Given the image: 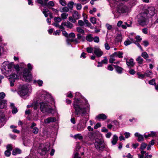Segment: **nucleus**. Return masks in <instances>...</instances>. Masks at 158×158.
Here are the masks:
<instances>
[{
	"label": "nucleus",
	"mask_w": 158,
	"mask_h": 158,
	"mask_svg": "<svg viewBox=\"0 0 158 158\" xmlns=\"http://www.w3.org/2000/svg\"><path fill=\"white\" fill-rule=\"evenodd\" d=\"M73 106L75 110V114L76 115L84 117L81 119L78 124L77 129L78 131L84 130L86 126V123L88 118L84 117L88 114L89 111V105L87 101L85 99L78 100L75 98Z\"/></svg>",
	"instance_id": "f257e3e1"
},
{
	"label": "nucleus",
	"mask_w": 158,
	"mask_h": 158,
	"mask_svg": "<svg viewBox=\"0 0 158 158\" xmlns=\"http://www.w3.org/2000/svg\"><path fill=\"white\" fill-rule=\"evenodd\" d=\"M148 14L147 13H142L137 16L138 22L139 24L141 26L147 25L148 22Z\"/></svg>",
	"instance_id": "f03ea898"
},
{
	"label": "nucleus",
	"mask_w": 158,
	"mask_h": 158,
	"mask_svg": "<svg viewBox=\"0 0 158 158\" xmlns=\"http://www.w3.org/2000/svg\"><path fill=\"white\" fill-rule=\"evenodd\" d=\"M40 110L43 113H51L52 109L47 103L42 102L40 103Z\"/></svg>",
	"instance_id": "7ed1b4c3"
},
{
	"label": "nucleus",
	"mask_w": 158,
	"mask_h": 158,
	"mask_svg": "<svg viewBox=\"0 0 158 158\" xmlns=\"http://www.w3.org/2000/svg\"><path fill=\"white\" fill-rule=\"evenodd\" d=\"M94 145L96 149L99 152L103 151L105 148V143L102 139H96Z\"/></svg>",
	"instance_id": "20e7f679"
},
{
	"label": "nucleus",
	"mask_w": 158,
	"mask_h": 158,
	"mask_svg": "<svg viewBox=\"0 0 158 158\" xmlns=\"http://www.w3.org/2000/svg\"><path fill=\"white\" fill-rule=\"evenodd\" d=\"M28 91V87L26 85H23L20 87L18 93L21 97H23L27 95Z\"/></svg>",
	"instance_id": "39448f33"
},
{
	"label": "nucleus",
	"mask_w": 158,
	"mask_h": 158,
	"mask_svg": "<svg viewBox=\"0 0 158 158\" xmlns=\"http://www.w3.org/2000/svg\"><path fill=\"white\" fill-rule=\"evenodd\" d=\"M23 78L24 81L27 82H30L32 80V76L31 74L26 69L24 70Z\"/></svg>",
	"instance_id": "423d86ee"
},
{
	"label": "nucleus",
	"mask_w": 158,
	"mask_h": 158,
	"mask_svg": "<svg viewBox=\"0 0 158 158\" xmlns=\"http://www.w3.org/2000/svg\"><path fill=\"white\" fill-rule=\"evenodd\" d=\"M39 98L41 100H45L48 101V98L49 96L48 94L44 91L42 90L39 93Z\"/></svg>",
	"instance_id": "0eeeda50"
},
{
	"label": "nucleus",
	"mask_w": 158,
	"mask_h": 158,
	"mask_svg": "<svg viewBox=\"0 0 158 158\" xmlns=\"http://www.w3.org/2000/svg\"><path fill=\"white\" fill-rule=\"evenodd\" d=\"M127 10V8L126 6H121L117 8L116 13H118V15H119L122 13L126 12Z\"/></svg>",
	"instance_id": "6e6552de"
},
{
	"label": "nucleus",
	"mask_w": 158,
	"mask_h": 158,
	"mask_svg": "<svg viewBox=\"0 0 158 158\" xmlns=\"http://www.w3.org/2000/svg\"><path fill=\"white\" fill-rule=\"evenodd\" d=\"M94 53L98 57L101 56L103 54V52L98 47H95L94 48Z\"/></svg>",
	"instance_id": "1a4fd4ad"
},
{
	"label": "nucleus",
	"mask_w": 158,
	"mask_h": 158,
	"mask_svg": "<svg viewBox=\"0 0 158 158\" xmlns=\"http://www.w3.org/2000/svg\"><path fill=\"white\" fill-rule=\"evenodd\" d=\"M56 121V119L54 117H50L46 118L44 120V123L45 124H48Z\"/></svg>",
	"instance_id": "9d476101"
},
{
	"label": "nucleus",
	"mask_w": 158,
	"mask_h": 158,
	"mask_svg": "<svg viewBox=\"0 0 158 158\" xmlns=\"http://www.w3.org/2000/svg\"><path fill=\"white\" fill-rule=\"evenodd\" d=\"M148 14L151 16H153L155 14V9L154 7L151 6L149 7L147 9Z\"/></svg>",
	"instance_id": "9b49d317"
},
{
	"label": "nucleus",
	"mask_w": 158,
	"mask_h": 158,
	"mask_svg": "<svg viewBox=\"0 0 158 158\" xmlns=\"http://www.w3.org/2000/svg\"><path fill=\"white\" fill-rule=\"evenodd\" d=\"M19 79V76L15 74H11L9 76L8 79L9 80H18Z\"/></svg>",
	"instance_id": "f8f14e48"
},
{
	"label": "nucleus",
	"mask_w": 158,
	"mask_h": 158,
	"mask_svg": "<svg viewBox=\"0 0 158 158\" xmlns=\"http://www.w3.org/2000/svg\"><path fill=\"white\" fill-rule=\"evenodd\" d=\"M73 17L77 19H79L81 17L80 15L76 11H74L72 14Z\"/></svg>",
	"instance_id": "ddd939ff"
},
{
	"label": "nucleus",
	"mask_w": 158,
	"mask_h": 158,
	"mask_svg": "<svg viewBox=\"0 0 158 158\" xmlns=\"http://www.w3.org/2000/svg\"><path fill=\"white\" fill-rule=\"evenodd\" d=\"M127 64L130 67H132L134 65V63L133 62V60L131 59L129 60H126Z\"/></svg>",
	"instance_id": "4468645a"
},
{
	"label": "nucleus",
	"mask_w": 158,
	"mask_h": 158,
	"mask_svg": "<svg viewBox=\"0 0 158 158\" xmlns=\"http://www.w3.org/2000/svg\"><path fill=\"white\" fill-rule=\"evenodd\" d=\"M135 136L138 137V141H143V137L142 135L139 134L138 132H136L135 134Z\"/></svg>",
	"instance_id": "2eb2a0df"
},
{
	"label": "nucleus",
	"mask_w": 158,
	"mask_h": 158,
	"mask_svg": "<svg viewBox=\"0 0 158 158\" xmlns=\"http://www.w3.org/2000/svg\"><path fill=\"white\" fill-rule=\"evenodd\" d=\"M48 0H37L36 2L42 6H44L47 5V2Z\"/></svg>",
	"instance_id": "dca6fc26"
},
{
	"label": "nucleus",
	"mask_w": 158,
	"mask_h": 158,
	"mask_svg": "<svg viewBox=\"0 0 158 158\" xmlns=\"http://www.w3.org/2000/svg\"><path fill=\"white\" fill-rule=\"evenodd\" d=\"M96 118L98 120L102 119L103 120H104L106 119L107 118V116L104 114H101L97 115Z\"/></svg>",
	"instance_id": "f3484780"
},
{
	"label": "nucleus",
	"mask_w": 158,
	"mask_h": 158,
	"mask_svg": "<svg viewBox=\"0 0 158 158\" xmlns=\"http://www.w3.org/2000/svg\"><path fill=\"white\" fill-rule=\"evenodd\" d=\"M113 56L115 57H118L119 58H123V52H114L113 54Z\"/></svg>",
	"instance_id": "a211bd4d"
},
{
	"label": "nucleus",
	"mask_w": 158,
	"mask_h": 158,
	"mask_svg": "<svg viewBox=\"0 0 158 158\" xmlns=\"http://www.w3.org/2000/svg\"><path fill=\"white\" fill-rule=\"evenodd\" d=\"M118 140V137L116 135H114L112 140L111 141V143L113 145H114L116 144L117 141Z\"/></svg>",
	"instance_id": "6ab92c4d"
},
{
	"label": "nucleus",
	"mask_w": 158,
	"mask_h": 158,
	"mask_svg": "<svg viewBox=\"0 0 158 158\" xmlns=\"http://www.w3.org/2000/svg\"><path fill=\"white\" fill-rule=\"evenodd\" d=\"M62 24H64V26H66L69 28H72L73 27V24L69 21L62 23Z\"/></svg>",
	"instance_id": "aec40b11"
},
{
	"label": "nucleus",
	"mask_w": 158,
	"mask_h": 158,
	"mask_svg": "<svg viewBox=\"0 0 158 158\" xmlns=\"http://www.w3.org/2000/svg\"><path fill=\"white\" fill-rule=\"evenodd\" d=\"M114 66L116 70L117 73L120 74L121 73H122V71L123 70V68L118 65H114Z\"/></svg>",
	"instance_id": "412c9836"
},
{
	"label": "nucleus",
	"mask_w": 158,
	"mask_h": 158,
	"mask_svg": "<svg viewBox=\"0 0 158 158\" xmlns=\"http://www.w3.org/2000/svg\"><path fill=\"white\" fill-rule=\"evenodd\" d=\"M6 101L5 100H0V109L3 108L6 106Z\"/></svg>",
	"instance_id": "4be33fe9"
},
{
	"label": "nucleus",
	"mask_w": 158,
	"mask_h": 158,
	"mask_svg": "<svg viewBox=\"0 0 158 158\" xmlns=\"http://www.w3.org/2000/svg\"><path fill=\"white\" fill-rule=\"evenodd\" d=\"M69 8L65 6L62 7V8L60 9V11L61 12H69Z\"/></svg>",
	"instance_id": "5701e85b"
},
{
	"label": "nucleus",
	"mask_w": 158,
	"mask_h": 158,
	"mask_svg": "<svg viewBox=\"0 0 158 158\" xmlns=\"http://www.w3.org/2000/svg\"><path fill=\"white\" fill-rule=\"evenodd\" d=\"M93 38L91 34H89L86 37V40L88 41L91 42L93 40Z\"/></svg>",
	"instance_id": "b1692460"
},
{
	"label": "nucleus",
	"mask_w": 158,
	"mask_h": 158,
	"mask_svg": "<svg viewBox=\"0 0 158 158\" xmlns=\"http://www.w3.org/2000/svg\"><path fill=\"white\" fill-rule=\"evenodd\" d=\"M77 31L79 33L83 35L85 34V32L84 31L81 27H77L76 28Z\"/></svg>",
	"instance_id": "393cba45"
},
{
	"label": "nucleus",
	"mask_w": 158,
	"mask_h": 158,
	"mask_svg": "<svg viewBox=\"0 0 158 158\" xmlns=\"http://www.w3.org/2000/svg\"><path fill=\"white\" fill-rule=\"evenodd\" d=\"M21 153V151L20 149L18 148H16L13 150L12 154L14 155H15L17 154H19Z\"/></svg>",
	"instance_id": "a878e982"
},
{
	"label": "nucleus",
	"mask_w": 158,
	"mask_h": 158,
	"mask_svg": "<svg viewBox=\"0 0 158 158\" xmlns=\"http://www.w3.org/2000/svg\"><path fill=\"white\" fill-rule=\"evenodd\" d=\"M136 60L137 61L138 63L139 64H143L144 60L140 56H138Z\"/></svg>",
	"instance_id": "bb28decb"
},
{
	"label": "nucleus",
	"mask_w": 158,
	"mask_h": 158,
	"mask_svg": "<svg viewBox=\"0 0 158 158\" xmlns=\"http://www.w3.org/2000/svg\"><path fill=\"white\" fill-rule=\"evenodd\" d=\"M34 82L35 83H36L40 86H42L43 84V81L40 80H34Z\"/></svg>",
	"instance_id": "cd10ccee"
},
{
	"label": "nucleus",
	"mask_w": 158,
	"mask_h": 158,
	"mask_svg": "<svg viewBox=\"0 0 158 158\" xmlns=\"http://www.w3.org/2000/svg\"><path fill=\"white\" fill-rule=\"evenodd\" d=\"M0 120L2 123V124H0V128L2 127L4 124L5 123V117L4 116H2L0 118Z\"/></svg>",
	"instance_id": "c85d7f7f"
},
{
	"label": "nucleus",
	"mask_w": 158,
	"mask_h": 158,
	"mask_svg": "<svg viewBox=\"0 0 158 158\" xmlns=\"http://www.w3.org/2000/svg\"><path fill=\"white\" fill-rule=\"evenodd\" d=\"M68 15L67 13H62L60 15L61 18L63 19H66L68 16Z\"/></svg>",
	"instance_id": "c756f323"
},
{
	"label": "nucleus",
	"mask_w": 158,
	"mask_h": 158,
	"mask_svg": "<svg viewBox=\"0 0 158 158\" xmlns=\"http://www.w3.org/2000/svg\"><path fill=\"white\" fill-rule=\"evenodd\" d=\"M88 137L89 139L91 140H93L94 139V134L92 132H89L88 134Z\"/></svg>",
	"instance_id": "7c9ffc66"
},
{
	"label": "nucleus",
	"mask_w": 158,
	"mask_h": 158,
	"mask_svg": "<svg viewBox=\"0 0 158 158\" xmlns=\"http://www.w3.org/2000/svg\"><path fill=\"white\" fill-rule=\"evenodd\" d=\"M74 138L77 139H81L83 138V137L80 134H77L74 135Z\"/></svg>",
	"instance_id": "2f4dec72"
},
{
	"label": "nucleus",
	"mask_w": 158,
	"mask_h": 158,
	"mask_svg": "<svg viewBox=\"0 0 158 158\" xmlns=\"http://www.w3.org/2000/svg\"><path fill=\"white\" fill-rule=\"evenodd\" d=\"M152 74V72L150 71H147L144 74L145 77L146 76L148 77H150Z\"/></svg>",
	"instance_id": "473e14b6"
},
{
	"label": "nucleus",
	"mask_w": 158,
	"mask_h": 158,
	"mask_svg": "<svg viewBox=\"0 0 158 158\" xmlns=\"http://www.w3.org/2000/svg\"><path fill=\"white\" fill-rule=\"evenodd\" d=\"M141 56L145 59H147L149 57L148 54L146 52H142L141 54Z\"/></svg>",
	"instance_id": "72a5a7b5"
},
{
	"label": "nucleus",
	"mask_w": 158,
	"mask_h": 158,
	"mask_svg": "<svg viewBox=\"0 0 158 158\" xmlns=\"http://www.w3.org/2000/svg\"><path fill=\"white\" fill-rule=\"evenodd\" d=\"M32 130V132L35 134H37L39 132V129L36 127L33 128Z\"/></svg>",
	"instance_id": "f704fd0d"
},
{
	"label": "nucleus",
	"mask_w": 158,
	"mask_h": 158,
	"mask_svg": "<svg viewBox=\"0 0 158 158\" xmlns=\"http://www.w3.org/2000/svg\"><path fill=\"white\" fill-rule=\"evenodd\" d=\"M74 4V2L72 1H71L69 2L68 4V6L69 9H71L73 8V5Z\"/></svg>",
	"instance_id": "c9c22d12"
},
{
	"label": "nucleus",
	"mask_w": 158,
	"mask_h": 158,
	"mask_svg": "<svg viewBox=\"0 0 158 158\" xmlns=\"http://www.w3.org/2000/svg\"><path fill=\"white\" fill-rule=\"evenodd\" d=\"M132 43V42L131 41H130V40L129 39H127L126 41L124 42V44L126 46H127L131 44Z\"/></svg>",
	"instance_id": "e433bc0d"
},
{
	"label": "nucleus",
	"mask_w": 158,
	"mask_h": 158,
	"mask_svg": "<svg viewBox=\"0 0 158 158\" xmlns=\"http://www.w3.org/2000/svg\"><path fill=\"white\" fill-rule=\"evenodd\" d=\"M114 57H115L113 56V54L110 56V58L109 60L110 63H114V61L115 60Z\"/></svg>",
	"instance_id": "4c0bfd02"
},
{
	"label": "nucleus",
	"mask_w": 158,
	"mask_h": 158,
	"mask_svg": "<svg viewBox=\"0 0 158 158\" xmlns=\"http://www.w3.org/2000/svg\"><path fill=\"white\" fill-rule=\"evenodd\" d=\"M116 40L118 42H121L122 40V36L120 35H118L116 37Z\"/></svg>",
	"instance_id": "58836bf2"
},
{
	"label": "nucleus",
	"mask_w": 158,
	"mask_h": 158,
	"mask_svg": "<svg viewBox=\"0 0 158 158\" xmlns=\"http://www.w3.org/2000/svg\"><path fill=\"white\" fill-rule=\"evenodd\" d=\"M54 6L55 4L54 2L52 1H50L48 3L47 2V5L45 6L48 7L49 6Z\"/></svg>",
	"instance_id": "ea45409f"
},
{
	"label": "nucleus",
	"mask_w": 158,
	"mask_h": 158,
	"mask_svg": "<svg viewBox=\"0 0 158 158\" xmlns=\"http://www.w3.org/2000/svg\"><path fill=\"white\" fill-rule=\"evenodd\" d=\"M54 20L55 22L58 23L61 22V19L60 17H56L54 18Z\"/></svg>",
	"instance_id": "a19ab883"
},
{
	"label": "nucleus",
	"mask_w": 158,
	"mask_h": 158,
	"mask_svg": "<svg viewBox=\"0 0 158 158\" xmlns=\"http://www.w3.org/2000/svg\"><path fill=\"white\" fill-rule=\"evenodd\" d=\"M86 50L88 53H91L94 50V48H93L91 47H89L86 48Z\"/></svg>",
	"instance_id": "79ce46f5"
},
{
	"label": "nucleus",
	"mask_w": 158,
	"mask_h": 158,
	"mask_svg": "<svg viewBox=\"0 0 158 158\" xmlns=\"http://www.w3.org/2000/svg\"><path fill=\"white\" fill-rule=\"evenodd\" d=\"M147 146V145L146 143H142L141 144L140 147V149L141 150H143Z\"/></svg>",
	"instance_id": "37998d69"
},
{
	"label": "nucleus",
	"mask_w": 158,
	"mask_h": 158,
	"mask_svg": "<svg viewBox=\"0 0 158 158\" xmlns=\"http://www.w3.org/2000/svg\"><path fill=\"white\" fill-rule=\"evenodd\" d=\"M6 96L5 93L3 92L0 93V100H4V98Z\"/></svg>",
	"instance_id": "c03bdc74"
},
{
	"label": "nucleus",
	"mask_w": 158,
	"mask_h": 158,
	"mask_svg": "<svg viewBox=\"0 0 158 158\" xmlns=\"http://www.w3.org/2000/svg\"><path fill=\"white\" fill-rule=\"evenodd\" d=\"M69 20L73 23H75L76 22V19L74 18L73 17L70 16L69 17Z\"/></svg>",
	"instance_id": "a18cd8bd"
},
{
	"label": "nucleus",
	"mask_w": 158,
	"mask_h": 158,
	"mask_svg": "<svg viewBox=\"0 0 158 158\" xmlns=\"http://www.w3.org/2000/svg\"><path fill=\"white\" fill-rule=\"evenodd\" d=\"M148 83L150 85H156V83L155 80L154 79H152V80L149 81Z\"/></svg>",
	"instance_id": "49530a36"
},
{
	"label": "nucleus",
	"mask_w": 158,
	"mask_h": 158,
	"mask_svg": "<svg viewBox=\"0 0 158 158\" xmlns=\"http://www.w3.org/2000/svg\"><path fill=\"white\" fill-rule=\"evenodd\" d=\"M137 74L138 76V78H139L143 79L145 77V75L144 74H141L139 72L137 73Z\"/></svg>",
	"instance_id": "de8ad7c7"
},
{
	"label": "nucleus",
	"mask_w": 158,
	"mask_h": 158,
	"mask_svg": "<svg viewBox=\"0 0 158 158\" xmlns=\"http://www.w3.org/2000/svg\"><path fill=\"white\" fill-rule=\"evenodd\" d=\"M90 21L93 24H95L96 22V19L94 17H91L90 18Z\"/></svg>",
	"instance_id": "09e8293b"
},
{
	"label": "nucleus",
	"mask_w": 158,
	"mask_h": 158,
	"mask_svg": "<svg viewBox=\"0 0 158 158\" xmlns=\"http://www.w3.org/2000/svg\"><path fill=\"white\" fill-rule=\"evenodd\" d=\"M60 3L63 6H65L66 5V2L65 0H60Z\"/></svg>",
	"instance_id": "8fccbe9b"
},
{
	"label": "nucleus",
	"mask_w": 158,
	"mask_h": 158,
	"mask_svg": "<svg viewBox=\"0 0 158 158\" xmlns=\"http://www.w3.org/2000/svg\"><path fill=\"white\" fill-rule=\"evenodd\" d=\"M6 148L7 150L9 151H11L13 149V148L11 144H8L6 146Z\"/></svg>",
	"instance_id": "3c124183"
},
{
	"label": "nucleus",
	"mask_w": 158,
	"mask_h": 158,
	"mask_svg": "<svg viewBox=\"0 0 158 158\" xmlns=\"http://www.w3.org/2000/svg\"><path fill=\"white\" fill-rule=\"evenodd\" d=\"M73 40L72 39H70L69 38H67L66 39V42L68 45H70V42H73Z\"/></svg>",
	"instance_id": "603ef678"
},
{
	"label": "nucleus",
	"mask_w": 158,
	"mask_h": 158,
	"mask_svg": "<svg viewBox=\"0 0 158 158\" xmlns=\"http://www.w3.org/2000/svg\"><path fill=\"white\" fill-rule=\"evenodd\" d=\"M93 39V40L95 42L98 43L99 42V39L98 37L95 36Z\"/></svg>",
	"instance_id": "864d4df0"
},
{
	"label": "nucleus",
	"mask_w": 158,
	"mask_h": 158,
	"mask_svg": "<svg viewBox=\"0 0 158 158\" xmlns=\"http://www.w3.org/2000/svg\"><path fill=\"white\" fill-rule=\"evenodd\" d=\"M102 63L103 64H107L108 62V60L107 57L105 56L104 57V59L102 61Z\"/></svg>",
	"instance_id": "5fc2aeb1"
},
{
	"label": "nucleus",
	"mask_w": 158,
	"mask_h": 158,
	"mask_svg": "<svg viewBox=\"0 0 158 158\" xmlns=\"http://www.w3.org/2000/svg\"><path fill=\"white\" fill-rule=\"evenodd\" d=\"M10 152L9 150H7L5 152V156H9L10 155Z\"/></svg>",
	"instance_id": "6e6d98bb"
},
{
	"label": "nucleus",
	"mask_w": 158,
	"mask_h": 158,
	"mask_svg": "<svg viewBox=\"0 0 158 158\" xmlns=\"http://www.w3.org/2000/svg\"><path fill=\"white\" fill-rule=\"evenodd\" d=\"M78 23L79 25L81 26H83L84 25V22L82 20H79Z\"/></svg>",
	"instance_id": "4d7b16f0"
},
{
	"label": "nucleus",
	"mask_w": 158,
	"mask_h": 158,
	"mask_svg": "<svg viewBox=\"0 0 158 158\" xmlns=\"http://www.w3.org/2000/svg\"><path fill=\"white\" fill-rule=\"evenodd\" d=\"M151 137H153L157 136V134L156 132L152 131L150 132Z\"/></svg>",
	"instance_id": "13d9d810"
},
{
	"label": "nucleus",
	"mask_w": 158,
	"mask_h": 158,
	"mask_svg": "<svg viewBox=\"0 0 158 158\" xmlns=\"http://www.w3.org/2000/svg\"><path fill=\"white\" fill-rule=\"evenodd\" d=\"M76 8L77 10H80L82 8V6L81 4L78 3L76 4Z\"/></svg>",
	"instance_id": "bf43d9fd"
},
{
	"label": "nucleus",
	"mask_w": 158,
	"mask_h": 158,
	"mask_svg": "<svg viewBox=\"0 0 158 158\" xmlns=\"http://www.w3.org/2000/svg\"><path fill=\"white\" fill-rule=\"evenodd\" d=\"M84 24H86V26H88L89 24L88 21L86 20L85 17L84 18Z\"/></svg>",
	"instance_id": "052dcab7"
},
{
	"label": "nucleus",
	"mask_w": 158,
	"mask_h": 158,
	"mask_svg": "<svg viewBox=\"0 0 158 158\" xmlns=\"http://www.w3.org/2000/svg\"><path fill=\"white\" fill-rule=\"evenodd\" d=\"M104 45L106 49L107 50H109L110 49V47L108 43H105Z\"/></svg>",
	"instance_id": "680f3d73"
},
{
	"label": "nucleus",
	"mask_w": 158,
	"mask_h": 158,
	"mask_svg": "<svg viewBox=\"0 0 158 158\" xmlns=\"http://www.w3.org/2000/svg\"><path fill=\"white\" fill-rule=\"evenodd\" d=\"M106 26L108 30H111L112 28V26L111 25L107 23L106 24Z\"/></svg>",
	"instance_id": "e2e57ef3"
},
{
	"label": "nucleus",
	"mask_w": 158,
	"mask_h": 158,
	"mask_svg": "<svg viewBox=\"0 0 158 158\" xmlns=\"http://www.w3.org/2000/svg\"><path fill=\"white\" fill-rule=\"evenodd\" d=\"M60 31L59 30H57L56 31L54 32L53 33V34L54 35H59Z\"/></svg>",
	"instance_id": "0e129e2a"
},
{
	"label": "nucleus",
	"mask_w": 158,
	"mask_h": 158,
	"mask_svg": "<svg viewBox=\"0 0 158 158\" xmlns=\"http://www.w3.org/2000/svg\"><path fill=\"white\" fill-rule=\"evenodd\" d=\"M101 126V124L100 123H97L96 125L94 126V128L95 129H97L98 127H99Z\"/></svg>",
	"instance_id": "69168bd1"
},
{
	"label": "nucleus",
	"mask_w": 158,
	"mask_h": 158,
	"mask_svg": "<svg viewBox=\"0 0 158 158\" xmlns=\"http://www.w3.org/2000/svg\"><path fill=\"white\" fill-rule=\"evenodd\" d=\"M68 37L74 38L75 37V35L73 33H71L68 35Z\"/></svg>",
	"instance_id": "338daca9"
},
{
	"label": "nucleus",
	"mask_w": 158,
	"mask_h": 158,
	"mask_svg": "<svg viewBox=\"0 0 158 158\" xmlns=\"http://www.w3.org/2000/svg\"><path fill=\"white\" fill-rule=\"evenodd\" d=\"M124 135H125V137L126 138H129L130 135V133L128 132H125L124 133Z\"/></svg>",
	"instance_id": "774afa93"
}]
</instances>
